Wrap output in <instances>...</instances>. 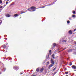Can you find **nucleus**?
<instances>
[{"label":"nucleus","instance_id":"393cba45","mask_svg":"<svg viewBox=\"0 0 76 76\" xmlns=\"http://www.w3.org/2000/svg\"><path fill=\"white\" fill-rule=\"evenodd\" d=\"M2 8H3V6H1L0 7V9H1Z\"/></svg>","mask_w":76,"mask_h":76},{"label":"nucleus","instance_id":"7ed1b4c3","mask_svg":"<svg viewBox=\"0 0 76 76\" xmlns=\"http://www.w3.org/2000/svg\"><path fill=\"white\" fill-rule=\"evenodd\" d=\"M44 70V68L42 67L40 69V71L41 72H42Z\"/></svg>","mask_w":76,"mask_h":76},{"label":"nucleus","instance_id":"f8f14e48","mask_svg":"<svg viewBox=\"0 0 76 76\" xmlns=\"http://www.w3.org/2000/svg\"><path fill=\"white\" fill-rule=\"evenodd\" d=\"M54 54H53V55H52V57H53V58H55L54 57Z\"/></svg>","mask_w":76,"mask_h":76},{"label":"nucleus","instance_id":"ea45409f","mask_svg":"<svg viewBox=\"0 0 76 76\" xmlns=\"http://www.w3.org/2000/svg\"><path fill=\"white\" fill-rule=\"evenodd\" d=\"M1 10H3V9H1Z\"/></svg>","mask_w":76,"mask_h":76},{"label":"nucleus","instance_id":"c9c22d12","mask_svg":"<svg viewBox=\"0 0 76 76\" xmlns=\"http://www.w3.org/2000/svg\"><path fill=\"white\" fill-rule=\"evenodd\" d=\"M1 10H0V12H1Z\"/></svg>","mask_w":76,"mask_h":76},{"label":"nucleus","instance_id":"9b49d317","mask_svg":"<svg viewBox=\"0 0 76 76\" xmlns=\"http://www.w3.org/2000/svg\"><path fill=\"white\" fill-rule=\"evenodd\" d=\"M53 64H51L49 66V67H53Z\"/></svg>","mask_w":76,"mask_h":76},{"label":"nucleus","instance_id":"20e7f679","mask_svg":"<svg viewBox=\"0 0 76 76\" xmlns=\"http://www.w3.org/2000/svg\"><path fill=\"white\" fill-rule=\"evenodd\" d=\"M51 63L52 64H54V63H55L54 61H53V60L52 59L51 60Z\"/></svg>","mask_w":76,"mask_h":76},{"label":"nucleus","instance_id":"e433bc0d","mask_svg":"<svg viewBox=\"0 0 76 76\" xmlns=\"http://www.w3.org/2000/svg\"><path fill=\"white\" fill-rule=\"evenodd\" d=\"M1 23H2V21L1 20Z\"/></svg>","mask_w":76,"mask_h":76},{"label":"nucleus","instance_id":"4be33fe9","mask_svg":"<svg viewBox=\"0 0 76 76\" xmlns=\"http://www.w3.org/2000/svg\"><path fill=\"white\" fill-rule=\"evenodd\" d=\"M56 69V68H54L53 69V71H54V70H55Z\"/></svg>","mask_w":76,"mask_h":76},{"label":"nucleus","instance_id":"4468645a","mask_svg":"<svg viewBox=\"0 0 76 76\" xmlns=\"http://www.w3.org/2000/svg\"><path fill=\"white\" fill-rule=\"evenodd\" d=\"M53 47H55L56 46V43H54L53 44Z\"/></svg>","mask_w":76,"mask_h":76},{"label":"nucleus","instance_id":"bb28decb","mask_svg":"<svg viewBox=\"0 0 76 76\" xmlns=\"http://www.w3.org/2000/svg\"><path fill=\"white\" fill-rule=\"evenodd\" d=\"M6 4H8V1H6Z\"/></svg>","mask_w":76,"mask_h":76},{"label":"nucleus","instance_id":"37998d69","mask_svg":"<svg viewBox=\"0 0 76 76\" xmlns=\"http://www.w3.org/2000/svg\"><path fill=\"white\" fill-rule=\"evenodd\" d=\"M0 74H1V72H0Z\"/></svg>","mask_w":76,"mask_h":76},{"label":"nucleus","instance_id":"7c9ffc66","mask_svg":"<svg viewBox=\"0 0 76 76\" xmlns=\"http://www.w3.org/2000/svg\"><path fill=\"white\" fill-rule=\"evenodd\" d=\"M44 7H45V6H44V7H42V8H44Z\"/></svg>","mask_w":76,"mask_h":76},{"label":"nucleus","instance_id":"de8ad7c7","mask_svg":"<svg viewBox=\"0 0 76 76\" xmlns=\"http://www.w3.org/2000/svg\"><path fill=\"white\" fill-rule=\"evenodd\" d=\"M75 10H76V9H75Z\"/></svg>","mask_w":76,"mask_h":76},{"label":"nucleus","instance_id":"a18cd8bd","mask_svg":"<svg viewBox=\"0 0 76 76\" xmlns=\"http://www.w3.org/2000/svg\"><path fill=\"white\" fill-rule=\"evenodd\" d=\"M29 76H31V75H29Z\"/></svg>","mask_w":76,"mask_h":76},{"label":"nucleus","instance_id":"f3484780","mask_svg":"<svg viewBox=\"0 0 76 76\" xmlns=\"http://www.w3.org/2000/svg\"><path fill=\"white\" fill-rule=\"evenodd\" d=\"M72 62H70L69 63V66H72Z\"/></svg>","mask_w":76,"mask_h":76},{"label":"nucleus","instance_id":"c85d7f7f","mask_svg":"<svg viewBox=\"0 0 76 76\" xmlns=\"http://www.w3.org/2000/svg\"><path fill=\"white\" fill-rule=\"evenodd\" d=\"M30 10V8H29L28 9V10Z\"/></svg>","mask_w":76,"mask_h":76},{"label":"nucleus","instance_id":"412c9836","mask_svg":"<svg viewBox=\"0 0 76 76\" xmlns=\"http://www.w3.org/2000/svg\"><path fill=\"white\" fill-rule=\"evenodd\" d=\"M1 3H2V1L0 0V4H1Z\"/></svg>","mask_w":76,"mask_h":76},{"label":"nucleus","instance_id":"4c0bfd02","mask_svg":"<svg viewBox=\"0 0 76 76\" xmlns=\"http://www.w3.org/2000/svg\"><path fill=\"white\" fill-rule=\"evenodd\" d=\"M0 25H1V22H0Z\"/></svg>","mask_w":76,"mask_h":76},{"label":"nucleus","instance_id":"f03ea898","mask_svg":"<svg viewBox=\"0 0 76 76\" xmlns=\"http://www.w3.org/2000/svg\"><path fill=\"white\" fill-rule=\"evenodd\" d=\"M5 16L7 18H8V17H10V15L9 14L7 13H6L5 14Z\"/></svg>","mask_w":76,"mask_h":76},{"label":"nucleus","instance_id":"ddd939ff","mask_svg":"<svg viewBox=\"0 0 76 76\" xmlns=\"http://www.w3.org/2000/svg\"><path fill=\"white\" fill-rule=\"evenodd\" d=\"M36 71L37 72H39V68H37L36 69Z\"/></svg>","mask_w":76,"mask_h":76},{"label":"nucleus","instance_id":"473e14b6","mask_svg":"<svg viewBox=\"0 0 76 76\" xmlns=\"http://www.w3.org/2000/svg\"><path fill=\"white\" fill-rule=\"evenodd\" d=\"M7 44H8L7 43H6V45H7Z\"/></svg>","mask_w":76,"mask_h":76},{"label":"nucleus","instance_id":"0eeeda50","mask_svg":"<svg viewBox=\"0 0 76 76\" xmlns=\"http://www.w3.org/2000/svg\"><path fill=\"white\" fill-rule=\"evenodd\" d=\"M72 51V49H70L68 50V53H70V52H71Z\"/></svg>","mask_w":76,"mask_h":76},{"label":"nucleus","instance_id":"9d476101","mask_svg":"<svg viewBox=\"0 0 76 76\" xmlns=\"http://www.w3.org/2000/svg\"><path fill=\"white\" fill-rule=\"evenodd\" d=\"M14 16H15V17H17V16H18V14H15Z\"/></svg>","mask_w":76,"mask_h":76},{"label":"nucleus","instance_id":"cd10ccee","mask_svg":"<svg viewBox=\"0 0 76 76\" xmlns=\"http://www.w3.org/2000/svg\"><path fill=\"white\" fill-rule=\"evenodd\" d=\"M69 20H72V19H71V18H69Z\"/></svg>","mask_w":76,"mask_h":76},{"label":"nucleus","instance_id":"423d86ee","mask_svg":"<svg viewBox=\"0 0 76 76\" xmlns=\"http://www.w3.org/2000/svg\"><path fill=\"white\" fill-rule=\"evenodd\" d=\"M18 67L17 66H15L14 67V69H18Z\"/></svg>","mask_w":76,"mask_h":76},{"label":"nucleus","instance_id":"c03bdc74","mask_svg":"<svg viewBox=\"0 0 76 76\" xmlns=\"http://www.w3.org/2000/svg\"><path fill=\"white\" fill-rule=\"evenodd\" d=\"M66 76H68V75H66Z\"/></svg>","mask_w":76,"mask_h":76},{"label":"nucleus","instance_id":"6ab92c4d","mask_svg":"<svg viewBox=\"0 0 76 76\" xmlns=\"http://www.w3.org/2000/svg\"><path fill=\"white\" fill-rule=\"evenodd\" d=\"M3 70L4 72V71H5V70H6V68H4L3 69Z\"/></svg>","mask_w":76,"mask_h":76},{"label":"nucleus","instance_id":"dca6fc26","mask_svg":"<svg viewBox=\"0 0 76 76\" xmlns=\"http://www.w3.org/2000/svg\"><path fill=\"white\" fill-rule=\"evenodd\" d=\"M51 50H50L49 51V53H50V54H51Z\"/></svg>","mask_w":76,"mask_h":76},{"label":"nucleus","instance_id":"2f4dec72","mask_svg":"<svg viewBox=\"0 0 76 76\" xmlns=\"http://www.w3.org/2000/svg\"><path fill=\"white\" fill-rule=\"evenodd\" d=\"M56 72H54V74H56Z\"/></svg>","mask_w":76,"mask_h":76},{"label":"nucleus","instance_id":"aec40b11","mask_svg":"<svg viewBox=\"0 0 76 76\" xmlns=\"http://www.w3.org/2000/svg\"><path fill=\"white\" fill-rule=\"evenodd\" d=\"M67 23H70V21L68 20L67 21Z\"/></svg>","mask_w":76,"mask_h":76},{"label":"nucleus","instance_id":"1a4fd4ad","mask_svg":"<svg viewBox=\"0 0 76 76\" xmlns=\"http://www.w3.org/2000/svg\"><path fill=\"white\" fill-rule=\"evenodd\" d=\"M69 32L70 34H72V31L71 30H70Z\"/></svg>","mask_w":76,"mask_h":76},{"label":"nucleus","instance_id":"f257e3e1","mask_svg":"<svg viewBox=\"0 0 76 76\" xmlns=\"http://www.w3.org/2000/svg\"><path fill=\"white\" fill-rule=\"evenodd\" d=\"M35 9H36V8L34 7H31V10H29L30 12H34V11H35L36 10H35Z\"/></svg>","mask_w":76,"mask_h":76},{"label":"nucleus","instance_id":"58836bf2","mask_svg":"<svg viewBox=\"0 0 76 76\" xmlns=\"http://www.w3.org/2000/svg\"><path fill=\"white\" fill-rule=\"evenodd\" d=\"M6 40H7V39H6Z\"/></svg>","mask_w":76,"mask_h":76},{"label":"nucleus","instance_id":"a211bd4d","mask_svg":"<svg viewBox=\"0 0 76 76\" xmlns=\"http://www.w3.org/2000/svg\"><path fill=\"white\" fill-rule=\"evenodd\" d=\"M69 72H65V74L66 75H67L68 73Z\"/></svg>","mask_w":76,"mask_h":76},{"label":"nucleus","instance_id":"c756f323","mask_svg":"<svg viewBox=\"0 0 76 76\" xmlns=\"http://www.w3.org/2000/svg\"><path fill=\"white\" fill-rule=\"evenodd\" d=\"M76 30V29H74V31H75Z\"/></svg>","mask_w":76,"mask_h":76},{"label":"nucleus","instance_id":"b1692460","mask_svg":"<svg viewBox=\"0 0 76 76\" xmlns=\"http://www.w3.org/2000/svg\"><path fill=\"white\" fill-rule=\"evenodd\" d=\"M73 14H75V11H73Z\"/></svg>","mask_w":76,"mask_h":76},{"label":"nucleus","instance_id":"72a5a7b5","mask_svg":"<svg viewBox=\"0 0 76 76\" xmlns=\"http://www.w3.org/2000/svg\"><path fill=\"white\" fill-rule=\"evenodd\" d=\"M10 0H7V1H9Z\"/></svg>","mask_w":76,"mask_h":76},{"label":"nucleus","instance_id":"6e6552de","mask_svg":"<svg viewBox=\"0 0 76 76\" xmlns=\"http://www.w3.org/2000/svg\"><path fill=\"white\" fill-rule=\"evenodd\" d=\"M26 12H23V11H21L20 12V14H22V13H26Z\"/></svg>","mask_w":76,"mask_h":76},{"label":"nucleus","instance_id":"a19ab883","mask_svg":"<svg viewBox=\"0 0 76 76\" xmlns=\"http://www.w3.org/2000/svg\"><path fill=\"white\" fill-rule=\"evenodd\" d=\"M50 4H49V6H50Z\"/></svg>","mask_w":76,"mask_h":76},{"label":"nucleus","instance_id":"79ce46f5","mask_svg":"<svg viewBox=\"0 0 76 76\" xmlns=\"http://www.w3.org/2000/svg\"><path fill=\"white\" fill-rule=\"evenodd\" d=\"M65 50V49H64L63 50Z\"/></svg>","mask_w":76,"mask_h":76},{"label":"nucleus","instance_id":"49530a36","mask_svg":"<svg viewBox=\"0 0 76 76\" xmlns=\"http://www.w3.org/2000/svg\"><path fill=\"white\" fill-rule=\"evenodd\" d=\"M65 49H66V48H65Z\"/></svg>","mask_w":76,"mask_h":76},{"label":"nucleus","instance_id":"a878e982","mask_svg":"<svg viewBox=\"0 0 76 76\" xmlns=\"http://www.w3.org/2000/svg\"><path fill=\"white\" fill-rule=\"evenodd\" d=\"M20 75H22V74H23V73H22V72H20Z\"/></svg>","mask_w":76,"mask_h":76},{"label":"nucleus","instance_id":"39448f33","mask_svg":"<svg viewBox=\"0 0 76 76\" xmlns=\"http://www.w3.org/2000/svg\"><path fill=\"white\" fill-rule=\"evenodd\" d=\"M72 69H76V67L75 65L72 66Z\"/></svg>","mask_w":76,"mask_h":76},{"label":"nucleus","instance_id":"2eb2a0df","mask_svg":"<svg viewBox=\"0 0 76 76\" xmlns=\"http://www.w3.org/2000/svg\"><path fill=\"white\" fill-rule=\"evenodd\" d=\"M72 16L73 18H75V15H72Z\"/></svg>","mask_w":76,"mask_h":76},{"label":"nucleus","instance_id":"5701e85b","mask_svg":"<svg viewBox=\"0 0 76 76\" xmlns=\"http://www.w3.org/2000/svg\"><path fill=\"white\" fill-rule=\"evenodd\" d=\"M6 47V46L4 45V48H5Z\"/></svg>","mask_w":76,"mask_h":76},{"label":"nucleus","instance_id":"f704fd0d","mask_svg":"<svg viewBox=\"0 0 76 76\" xmlns=\"http://www.w3.org/2000/svg\"><path fill=\"white\" fill-rule=\"evenodd\" d=\"M32 76H35V75H33Z\"/></svg>","mask_w":76,"mask_h":76}]
</instances>
